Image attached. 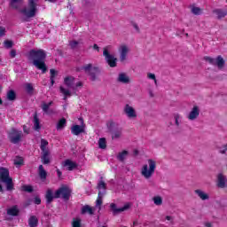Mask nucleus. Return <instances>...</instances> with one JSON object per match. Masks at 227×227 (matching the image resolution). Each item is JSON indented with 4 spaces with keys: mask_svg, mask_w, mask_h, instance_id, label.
Listing matches in <instances>:
<instances>
[{
    "mask_svg": "<svg viewBox=\"0 0 227 227\" xmlns=\"http://www.w3.org/2000/svg\"><path fill=\"white\" fill-rule=\"evenodd\" d=\"M192 12L193 13V15H201V8L192 7Z\"/></svg>",
    "mask_w": 227,
    "mask_h": 227,
    "instance_id": "42",
    "label": "nucleus"
},
{
    "mask_svg": "<svg viewBox=\"0 0 227 227\" xmlns=\"http://www.w3.org/2000/svg\"><path fill=\"white\" fill-rule=\"evenodd\" d=\"M117 82H121L122 84H129L130 82V78H129L125 73H121L119 74Z\"/></svg>",
    "mask_w": 227,
    "mask_h": 227,
    "instance_id": "20",
    "label": "nucleus"
},
{
    "mask_svg": "<svg viewBox=\"0 0 227 227\" xmlns=\"http://www.w3.org/2000/svg\"><path fill=\"white\" fill-rule=\"evenodd\" d=\"M6 35V28L4 27H0V37Z\"/></svg>",
    "mask_w": 227,
    "mask_h": 227,
    "instance_id": "46",
    "label": "nucleus"
},
{
    "mask_svg": "<svg viewBox=\"0 0 227 227\" xmlns=\"http://www.w3.org/2000/svg\"><path fill=\"white\" fill-rule=\"evenodd\" d=\"M200 116V107L198 106H194L188 114L187 118L191 121H193V120H196Z\"/></svg>",
    "mask_w": 227,
    "mask_h": 227,
    "instance_id": "13",
    "label": "nucleus"
},
{
    "mask_svg": "<svg viewBox=\"0 0 227 227\" xmlns=\"http://www.w3.org/2000/svg\"><path fill=\"white\" fill-rule=\"evenodd\" d=\"M78 86H82V82H77V83H76V87L78 88Z\"/></svg>",
    "mask_w": 227,
    "mask_h": 227,
    "instance_id": "59",
    "label": "nucleus"
},
{
    "mask_svg": "<svg viewBox=\"0 0 227 227\" xmlns=\"http://www.w3.org/2000/svg\"><path fill=\"white\" fill-rule=\"evenodd\" d=\"M34 129L35 130H40V120L36 114L34 116Z\"/></svg>",
    "mask_w": 227,
    "mask_h": 227,
    "instance_id": "38",
    "label": "nucleus"
},
{
    "mask_svg": "<svg viewBox=\"0 0 227 227\" xmlns=\"http://www.w3.org/2000/svg\"><path fill=\"white\" fill-rule=\"evenodd\" d=\"M71 132L74 136H80L84 132V127L79 125H74L71 127Z\"/></svg>",
    "mask_w": 227,
    "mask_h": 227,
    "instance_id": "18",
    "label": "nucleus"
},
{
    "mask_svg": "<svg viewBox=\"0 0 227 227\" xmlns=\"http://www.w3.org/2000/svg\"><path fill=\"white\" fill-rule=\"evenodd\" d=\"M81 223L82 221L80 218H74L72 222V227H82Z\"/></svg>",
    "mask_w": 227,
    "mask_h": 227,
    "instance_id": "41",
    "label": "nucleus"
},
{
    "mask_svg": "<svg viewBox=\"0 0 227 227\" xmlns=\"http://www.w3.org/2000/svg\"><path fill=\"white\" fill-rule=\"evenodd\" d=\"M195 194L198 195L202 201H205L210 198L205 192L201 190H195Z\"/></svg>",
    "mask_w": 227,
    "mask_h": 227,
    "instance_id": "28",
    "label": "nucleus"
},
{
    "mask_svg": "<svg viewBox=\"0 0 227 227\" xmlns=\"http://www.w3.org/2000/svg\"><path fill=\"white\" fill-rule=\"evenodd\" d=\"M147 77H148L149 79H151L152 81H155V79H156L155 74H153V73H148V74H147Z\"/></svg>",
    "mask_w": 227,
    "mask_h": 227,
    "instance_id": "47",
    "label": "nucleus"
},
{
    "mask_svg": "<svg viewBox=\"0 0 227 227\" xmlns=\"http://www.w3.org/2000/svg\"><path fill=\"white\" fill-rule=\"evenodd\" d=\"M34 202L35 203V205H40V203H42V200L40 198L36 197L34 200Z\"/></svg>",
    "mask_w": 227,
    "mask_h": 227,
    "instance_id": "51",
    "label": "nucleus"
},
{
    "mask_svg": "<svg viewBox=\"0 0 227 227\" xmlns=\"http://www.w3.org/2000/svg\"><path fill=\"white\" fill-rule=\"evenodd\" d=\"M9 139L13 145L20 143V139H22V131L12 129L9 133Z\"/></svg>",
    "mask_w": 227,
    "mask_h": 227,
    "instance_id": "10",
    "label": "nucleus"
},
{
    "mask_svg": "<svg viewBox=\"0 0 227 227\" xmlns=\"http://www.w3.org/2000/svg\"><path fill=\"white\" fill-rule=\"evenodd\" d=\"M205 61H208L209 65H213V67H218V68L224 67V59L221 55L216 57V59H213L212 57L206 56L204 57Z\"/></svg>",
    "mask_w": 227,
    "mask_h": 227,
    "instance_id": "8",
    "label": "nucleus"
},
{
    "mask_svg": "<svg viewBox=\"0 0 227 227\" xmlns=\"http://www.w3.org/2000/svg\"><path fill=\"white\" fill-rule=\"evenodd\" d=\"M102 227H107V226H106V225H103Z\"/></svg>",
    "mask_w": 227,
    "mask_h": 227,
    "instance_id": "64",
    "label": "nucleus"
},
{
    "mask_svg": "<svg viewBox=\"0 0 227 227\" xmlns=\"http://www.w3.org/2000/svg\"><path fill=\"white\" fill-rule=\"evenodd\" d=\"M120 52V61L123 63L125 59H127V54H129V47L127 45L123 44L119 49Z\"/></svg>",
    "mask_w": 227,
    "mask_h": 227,
    "instance_id": "14",
    "label": "nucleus"
},
{
    "mask_svg": "<svg viewBox=\"0 0 227 227\" xmlns=\"http://www.w3.org/2000/svg\"><path fill=\"white\" fill-rule=\"evenodd\" d=\"M213 13L215 15H216V19H218V20H221V19H224V17H226L227 10H224V9H215V10H213Z\"/></svg>",
    "mask_w": 227,
    "mask_h": 227,
    "instance_id": "16",
    "label": "nucleus"
},
{
    "mask_svg": "<svg viewBox=\"0 0 227 227\" xmlns=\"http://www.w3.org/2000/svg\"><path fill=\"white\" fill-rule=\"evenodd\" d=\"M50 74L51 86H54V79H56V75H58V71H56L55 69H51Z\"/></svg>",
    "mask_w": 227,
    "mask_h": 227,
    "instance_id": "30",
    "label": "nucleus"
},
{
    "mask_svg": "<svg viewBox=\"0 0 227 227\" xmlns=\"http://www.w3.org/2000/svg\"><path fill=\"white\" fill-rule=\"evenodd\" d=\"M53 102L51 101L49 103H45L43 102L42 104V110L43 111V113H45V114H52V113H54V111L51 110V106H52Z\"/></svg>",
    "mask_w": 227,
    "mask_h": 227,
    "instance_id": "19",
    "label": "nucleus"
},
{
    "mask_svg": "<svg viewBox=\"0 0 227 227\" xmlns=\"http://www.w3.org/2000/svg\"><path fill=\"white\" fill-rule=\"evenodd\" d=\"M205 226H206V227H212V223H205Z\"/></svg>",
    "mask_w": 227,
    "mask_h": 227,
    "instance_id": "57",
    "label": "nucleus"
},
{
    "mask_svg": "<svg viewBox=\"0 0 227 227\" xmlns=\"http://www.w3.org/2000/svg\"><path fill=\"white\" fill-rule=\"evenodd\" d=\"M134 155H139V151L135 149L133 152Z\"/></svg>",
    "mask_w": 227,
    "mask_h": 227,
    "instance_id": "56",
    "label": "nucleus"
},
{
    "mask_svg": "<svg viewBox=\"0 0 227 227\" xmlns=\"http://www.w3.org/2000/svg\"><path fill=\"white\" fill-rule=\"evenodd\" d=\"M45 1H49V3H56V0H45Z\"/></svg>",
    "mask_w": 227,
    "mask_h": 227,
    "instance_id": "60",
    "label": "nucleus"
},
{
    "mask_svg": "<svg viewBox=\"0 0 227 227\" xmlns=\"http://www.w3.org/2000/svg\"><path fill=\"white\" fill-rule=\"evenodd\" d=\"M104 196H106V192L99 191L98 193L97 200H96V207H98V212H100L101 210L100 207H102V203H103L102 200Z\"/></svg>",
    "mask_w": 227,
    "mask_h": 227,
    "instance_id": "21",
    "label": "nucleus"
},
{
    "mask_svg": "<svg viewBox=\"0 0 227 227\" xmlns=\"http://www.w3.org/2000/svg\"><path fill=\"white\" fill-rule=\"evenodd\" d=\"M97 189L98 190V192H105L106 194V191H107V184H106V182H104L102 179L98 183V186Z\"/></svg>",
    "mask_w": 227,
    "mask_h": 227,
    "instance_id": "24",
    "label": "nucleus"
},
{
    "mask_svg": "<svg viewBox=\"0 0 227 227\" xmlns=\"http://www.w3.org/2000/svg\"><path fill=\"white\" fill-rule=\"evenodd\" d=\"M134 226H136V222L133 223Z\"/></svg>",
    "mask_w": 227,
    "mask_h": 227,
    "instance_id": "63",
    "label": "nucleus"
},
{
    "mask_svg": "<svg viewBox=\"0 0 227 227\" xmlns=\"http://www.w3.org/2000/svg\"><path fill=\"white\" fill-rule=\"evenodd\" d=\"M217 186L220 187V189H224V187H226V176H224V175L218 174Z\"/></svg>",
    "mask_w": 227,
    "mask_h": 227,
    "instance_id": "17",
    "label": "nucleus"
},
{
    "mask_svg": "<svg viewBox=\"0 0 227 227\" xmlns=\"http://www.w3.org/2000/svg\"><path fill=\"white\" fill-rule=\"evenodd\" d=\"M41 160L43 164H51V152L42 153Z\"/></svg>",
    "mask_w": 227,
    "mask_h": 227,
    "instance_id": "23",
    "label": "nucleus"
},
{
    "mask_svg": "<svg viewBox=\"0 0 227 227\" xmlns=\"http://www.w3.org/2000/svg\"><path fill=\"white\" fill-rule=\"evenodd\" d=\"M0 106H3V99L0 98Z\"/></svg>",
    "mask_w": 227,
    "mask_h": 227,
    "instance_id": "62",
    "label": "nucleus"
},
{
    "mask_svg": "<svg viewBox=\"0 0 227 227\" xmlns=\"http://www.w3.org/2000/svg\"><path fill=\"white\" fill-rule=\"evenodd\" d=\"M124 113L126 116L129 118H137V114L136 113V109L132 107L130 105L126 104L124 106Z\"/></svg>",
    "mask_w": 227,
    "mask_h": 227,
    "instance_id": "12",
    "label": "nucleus"
},
{
    "mask_svg": "<svg viewBox=\"0 0 227 227\" xmlns=\"http://www.w3.org/2000/svg\"><path fill=\"white\" fill-rule=\"evenodd\" d=\"M108 130L112 134V139H120L123 132V129L121 128L116 127V124L114 121L109 123Z\"/></svg>",
    "mask_w": 227,
    "mask_h": 227,
    "instance_id": "9",
    "label": "nucleus"
},
{
    "mask_svg": "<svg viewBox=\"0 0 227 227\" xmlns=\"http://www.w3.org/2000/svg\"><path fill=\"white\" fill-rule=\"evenodd\" d=\"M133 27L136 29V31H137V33H139V27L137 26V24H133Z\"/></svg>",
    "mask_w": 227,
    "mask_h": 227,
    "instance_id": "53",
    "label": "nucleus"
},
{
    "mask_svg": "<svg viewBox=\"0 0 227 227\" xmlns=\"http://www.w3.org/2000/svg\"><path fill=\"white\" fill-rule=\"evenodd\" d=\"M57 175H58L59 178H61L62 173H61L60 169H57Z\"/></svg>",
    "mask_w": 227,
    "mask_h": 227,
    "instance_id": "54",
    "label": "nucleus"
},
{
    "mask_svg": "<svg viewBox=\"0 0 227 227\" xmlns=\"http://www.w3.org/2000/svg\"><path fill=\"white\" fill-rule=\"evenodd\" d=\"M147 162L149 165V168H148V165L145 164L142 167L141 175L142 176H144V178H145V180H150V177L153 176L155 173V169H157V162H155V160L152 159H149Z\"/></svg>",
    "mask_w": 227,
    "mask_h": 227,
    "instance_id": "5",
    "label": "nucleus"
},
{
    "mask_svg": "<svg viewBox=\"0 0 227 227\" xmlns=\"http://www.w3.org/2000/svg\"><path fill=\"white\" fill-rule=\"evenodd\" d=\"M86 72L90 76V81H98V75H100L102 70L100 67L93 66V64H87Z\"/></svg>",
    "mask_w": 227,
    "mask_h": 227,
    "instance_id": "6",
    "label": "nucleus"
},
{
    "mask_svg": "<svg viewBox=\"0 0 227 227\" xmlns=\"http://www.w3.org/2000/svg\"><path fill=\"white\" fill-rule=\"evenodd\" d=\"M38 175L43 182L47 180V171L43 168V165H40L38 168Z\"/></svg>",
    "mask_w": 227,
    "mask_h": 227,
    "instance_id": "22",
    "label": "nucleus"
},
{
    "mask_svg": "<svg viewBox=\"0 0 227 227\" xmlns=\"http://www.w3.org/2000/svg\"><path fill=\"white\" fill-rule=\"evenodd\" d=\"M72 194V190L67 186H62L59 190H57L54 193L52 189H48L46 191L45 198L46 203L51 204L54 200H58V198H62L65 201H68L70 200V196Z\"/></svg>",
    "mask_w": 227,
    "mask_h": 227,
    "instance_id": "3",
    "label": "nucleus"
},
{
    "mask_svg": "<svg viewBox=\"0 0 227 227\" xmlns=\"http://www.w3.org/2000/svg\"><path fill=\"white\" fill-rule=\"evenodd\" d=\"M67 127V119L65 118H61L57 125H56V129L57 130H63V129H65Z\"/></svg>",
    "mask_w": 227,
    "mask_h": 227,
    "instance_id": "27",
    "label": "nucleus"
},
{
    "mask_svg": "<svg viewBox=\"0 0 227 227\" xmlns=\"http://www.w3.org/2000/svg\"><path fill=\"white\" fill-rule=\"evenodd\" d=\"M60 93H62V95H64V100H67V97H70V95H71L70 90H68L67 89H65L63 87H60Z\"/></svg>",
    "mask_w": 227,
    "mask_h": 227,
    "instance_id": "39",
    "label": "nucleus"
},
{
    "mask_svg": "<svg viewBox=\"0 0 227 227\" xmlns=\"http://www.w3.org/2000/svg\"><path fill=\"white\" fill-rule=\"evenodd\" d=\"M127 155H129V151H122L121 153H118L117 155V159L118 160H120L121 162H123V160H125V157H127Z\"/></svg>",
    "mask_w": 227,
    "mask_h": 227,
    "instance_id": "33",
    "label": "nucleus"
},
{
    "mask_svg": "<svg viewBox=\"0 0 227 227\" xmlns=\"http://www.w3.org/2000/svg\"><path fill=\"white\" fill-rule=\"evenodd\" d=\"M93 51H97V52H100V47H98V44L94 43L92 46Z\"/></svg>",
    "mask_w": 227,
    "mask_h": 227,
    "instance_id": "49",
    "label": "nucleus"
},
{
    "mask_svg": "<svg viewBox=\"0 0 227 227\" xmlns=\"http://www.w3.org/2000/svg\"><path fill=\"white\" fill-rule=\"evenodd\" d=\"M166 219H167V221H171V216L167 215V216H166Z\"/></svg>",
    "mask_w": 227,
    "mask_h": 227,
    "instance_id": "58",
    "label": "nucleus"
},
{
    "mask_svg": "<svg viewBox=\"0 0 227 227\" xmlns=\"http://www.w3.org/2000/svg\"><path fill=\"white\" fill-rule=\"evenodd\" d=\"M103 56L110 68H114L117 67L118 59H116L114 55H111L107 47L103 49Z\"/></svg>",
    "mask_w": 227,
    "mask_h": 227,
    "instance_id": "7",
    "label": "nucleus"
},
{
    "mask_svg": "<svg viewBox=\"0 0 227 227\" xmlns=\"http://www.w3.org/2000/svg\"><path fill=\"white\" fill-rule=\"evenodd\" d=\"M23 190L26 192H33V186L31 185H25L23 187Z\"/></svg>",
    "mask_w": 227,
    "mask_h": 227,
    "instance_id": "45",
    "label": "nucleus"
},
{
    "mask_svg": "<svg viewBox=\"0 0 227 227\" xmlns=\"http://www.w3.org/2000/svg\"><path fill=\"white\" fill-rule=\"evenodd\" d=\"M64 168H67V171H74V169H76L77 163L73 161L72 160H66L63 162Z\"/></svg>",
    "mask_w": 227,
    "mask_h": 227,
    "instance_id": "15",
    "label": "nucleus"
},
{
    "mask_svg": "<svg viewBox=\"0 0 227 227\" xmlns=\"http://www.w3.org/2000/svg\"><path fill=\"white\" fill-rule=\"evenodd\" d=\"M4 47H6V49H12L13 47V42L12 41H4Z\"/></svg>",
    "mask_w": 227,
    "mask_h": 227,
    "instance_id": "44",
    "label": "nucleus"
},
{
    "mask_svg": "<svg viewBox=\"0 0 227 227\" xmlns=\"http://www.w3.org/2000/svg\"><path fill=\"white\" fill-rule=\"evenodd\" d=\"M8 215H19V209L17 207H11L7 210Z\"/></svg>",
    "mask_w": 227,
    "mask_h": 227,
    "instance_id": "36",
    "label": "nucleus"
},
{
    "mask_svg": "<svg viewBox=\"0 0 227 227\" xmlns=\"http://www.w3.org/2000/svg\"><path fill=\"white\" fill-rule=\"evenodd\" d=\"M82 214H86V206H83L82 208Z\"/></svg>",
    "mask_w": 227,
    "mask_h": 227,
    "instance_id": "55",
    "label": "nucleus"
},
{
    "mask_svg": "<svg viewBox=\"0 0 227 227\" xmlns=\"http://www.w3.org/2000/svg\"><path fill=\"white\" fill-rule=\"evenodd\" d=\"M175 120H176V127H180V122L178 121V120H180V114H176L175 115Z\"/></svg>",
    "mask_w": 227,
    "mask_h": 227,
    "instance_id": "48",
    "label": "nucleus"
},
{
    "mask_svg": "<svg viewBox=\"0 0 227 227\" xmlns=\"http://www.w3.org/2000/svg\"><path fill=\"white\" fill-rule=\"evenodd\" d=\"M74 81H75V78H74V76H67L64 79V82L67 88H72V86H74Z\"/></svg>",
    "mask_w": 227,
    "mask_h": 227,
    "instance_id": "29",
    "label": "nucleus"
},
{
    "mask_svg": "<svg viewBox=\"0 0 227 227\" xmlns=\"http://www.w3.org/2000/svg\"><path fill=\"white\" fill-rule=\"evenodd\" d=\"M22 3V0H10V6L13 8V10H19L20 13H22L26 19H33L37 12L36 3H35V0H28V7L20 9Z\"/></svg>",
    "mask_w": 227,
    "mask_h": 227,
    "instance_id": "2",
    "label": "nucleus"
},
{
    "mask_svg": "<svg viewBox=\"0 0 227 227\" xmlns=\"http://www.w3.org/2000/svg\"><path fill=\"white\" fill-rule=\"evenodd\" d=\"M25 90L27 93V95H33V92L35 91V88H33V83H26Z\"/></svg>",
    "mask_w": 227,
    "mask_h": 227,
    "instance_id": "32",
    "label": "nucleus"
},
{
    "mask_svg": "<svg viewBox=\"0 0 227 227\" xmlns=\"http://www.w3.org/2000/svg\"><path fill=\"white\" fill-rule=\"evenodd\" d=\"M29 61H32L34 67L38 70H42L43 74L47 72V65H45V58H47V53L45 51L39 50H30L27 56Z\"/></svg>",
    "mask_w": 227,
    "mask_h": 227,
    "instance_id": "1",
    "label": "nucleus"
},
{
    "mask_svg": "<svg viewBox=\"0 0 227 227\" xmlns=\"http://www.w3.org/2000/svg\"><path fill=\"white\" fill-rule=\"evenodd\" d=\"M17 98V94L14 90H11L7 92V100L13 101Z\"/></svg>",
    "mask_w": 227,
    "mask_h": 227,
    "instance_id": "34",
    "label": "nucleus"
},
{
    "mask_svg": "<svg viewBox=\"0 0 227 227\" xmlns=\"http://www.w3.org/2000/svg\"><path fill=\"white\" fill-rule=\"evenodd\" d=\"M5 184L6 191H13V179L10 177V171L6 168L0 169V192H3V184Z\"/></svg>",
    "mask_w": 227,
    "mask_h": 227,
    "instance_id": "4",
    "label": "nucleus"
},
{
    "mask_svg": "<svg viewBox=\"0 0 227 227\" xmlns=\"http://www.w3.org/2000/svg\"><path fill=\"white\" fill-rule=\"evenodd\" d=\"M98 147L101 150H106L107 148V141L106 140V137H101L98 140Z\"/></svg>",
    "mask_w": 227,
    "mask_h": 227,
    "instance_id": "31",
    "label": "nucleus"
},
{
    "mask_svg": "<svg viewBox=\"0 0 227 227\" xmlns=\"http://www.w3.org/2000/svg\"><path fill=\"white\" fill-rule=\"evenodd\" d=\"M69 47L71 49H73V51H77V49H79V47H81V43L77 41H71L69 43Z\"/></svg>",
    "mask_w": 227,
    "mask_h": 227,
    "instance_id": "35",
    "label": "nucleus"
},
{
    "mask_svg": "<svg viewBox=\"0 0 227 227\" xmlns=\"http://www.w3.org/2000/svg\"><path fill=\"white\" fill-rule=\"evenodd\" d=\"M153 81H154L155 86H157V78H155V80H153Z\"/></svg>",
    "mask_w": 227,
    "mask_h": 227,
    "instance_id": "61",
    "label": "nucleus"
},
{
    "mask_svg": "<svg viewBox=\"0 0 227 227\" xmlns=\"http://www.w3.org/2000/svg\"><path fill=\"white\" fill-rule=\"evenodd\" d=\"M153 201L154 205H156L157 207H160V205H162V197L154 196L153 198Z\"/></svg>",
    "mask_w": 227,
    "mask_h": 227,
    "instance_id": "37",
    "label": "nucleus"
},
{
    "mask_svg": "<svg viewBox=\"0 0 227 227\" xmlns=\"http://www.w3.org/2000/svg\"><path fill=\"white\" fill-rule=\"evenodd\" d=\"M110 208L114 215H118V214H121V212H125V210H129V208H130V204L127 203L122 207H118L116 204L111 203Z\"/></svg>",
    "mask_w": 227,
    "mask_h": 227,
    "instance_id": "11",
    "label": "nucleus"
},
{
    "mask_svg": "<svg viewBox=\"0 0 227 227\" xmlns=\"http://www.w3.org/2000/svg\"><path fill=\"white\" fill-rule=\"evenodd\" d=\"M23 164H24V159H22V157L17 156L14 159V165L15 166H22Z\"/></svg>",
    "mask_w": 227,
    "mask_h": 227,
    "instance_id": "40",
    "label": "nucleus"
},
{
    "mask_svg": "<svg viewBox=\"0 0 227 227\" xmlns=\"http://www.w3.org/2000/svg\"><path fill=\"white\" fill-rule=\"evenodd\" d=\"M86 213L90 214V215H93L95 214V208L86 205Z\"/></svg>",
    "mask_w": 227,
    "mask_h": 227,
    "instance_id": "43",
    "label": "nucleus"
},
{
    "mask_svg": "<svg viewBox=\"0 0 227 227\" xmlns=\"http://www.w3.org/2000/svg\"><path fill=\"white\" fill-rule=\"evenodd\" d=\"M224 150L220 151V153H226L227 151V144L223 146Z\"/></svg>",
    "mask_w": 227,
    "mask_h": 227,
    "instance_id": "52",
    "label": "nucleus"
},
{
    "mask_svg": "<svg viewBox=\"0 0 227 227\" xmlns=\"http://www.w3.org/2000/svg\"><path fill=\"white\" fill-rule=\"evenodd\" d=\"M10 56L11 58H15V56H17V51L12 50L10 52Z\"/></svg>",
    "mask_w": 227,
    "mask_h": 227,
    "instance_id": "50",
    "label": "nucleus"
},
{
    "mask_svg": "<svg viewBox=\"0 0 227 227\" xmlns=\"http://www.w3.org/2000/svg\"><path fill=\"white\" fill-rule=\"evenodd\" d=\"M47 146H49V141L42 138L41 139V145H40V149L41 151L43 152V153H45L47 152H50L49 151V148H47Z\"/></svg>",
    "mask_w": 227,
    "mask_h": 227,
    "instance_id": "25",
    "label": "nucleus"
},
{
    "mask_svg": "<svg viewBox=\"0 0 227 227\" xmlns=\"http://www.w3.org/2000/svg\"><path fill=\"white\" fill-rule=\"evenodd\" d=\"M28 226L30 227L38 226V217H36V215H32L28 218Z\"/></svg>",
    "mask_w": 227,
    "mask_h": 227,
    "instance_id": "26",
    "label": "nucleus"
}]
</instances>
